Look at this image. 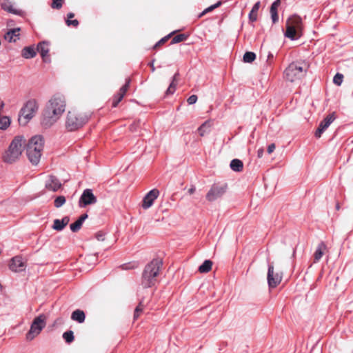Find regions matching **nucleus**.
Returning <instances> with one entry per match:
<instances>
[{
    "label": "nucleus",
    "instance_id": "c9c22d12",
    "mask_svg": "<svg viewBox=\"0 0 353 353\" xmlns=\"http://www.w3.org/2000/svg\"><path fill=\"white\" fill-rule=\"evenodd\" d=\"M65 197L64 196H59L54 199V206L57 208H61L65 204Z\"/></svg>",
    "mask_w": 353,
    "mask_h": 353
},
{
    "label": "nucleus",
    "instance_id": "603ef678",
    "mask_svg": "<svg viewBox=\"0 0 353 353\" xmlns=\"http://www.w3.org/2000/svg\"><path fill=\"white\" fill-rule=\"evenodd\" d=\"M136 126H137L136 123H134V124L131 125V126H130L131 130L132 131H135L136 130Z\"/></svg>",
    "mask_w": 353,
    "mask_h": 353
},
{
    "label": "nucleus",
    "instance_id": "9d476101",
    "mask_svg": "<svg viewBox=\"0 0 353 353\" xmlns=\"http://www.w3.org/2000/svg\"><path fill=\"white\" fill-rule=\"evenodd\" d=\"M268 283L270 288H274L281 282L282 274L278 272H274L273 263H268Z\"/></svg>",
    "mask_w": 353,
    "mask_h": 353
},
{
    "label": "nucleus",
    "instance_id": "864d4df0",
    "mask_svg": "<svg viewBox=\"0 0 353 353\" xmlns=\"http://www.w3.org/2000/svg\"><path fill=\"white\" fill-rule=\"evenodd\" d=\"M74 16V14L73 13L70 12V13L68 14V19H70L71 18H73Z\"/></svg>",
    "mask_w": 353,
    "mask_h": 353
},
{
    "label": "nucleus",
    "instance_id": "49530a36",
    "mask_svg": "<svg viewBox=\"0 0 353 353\" xmlns=\"http://www.w3.org/2000/svg\"><path fill=\"white\" fill-rule=\"evenodd\" d=\"M96 238L97 239V240L99 241H103L104 240V235L103 233H97L96 234Z\"/></svg>",
    "mask_w": 353,
    "mask_h": 353
},
{
    "label": "nucleus",
    "instance_id": "bb28decb",
    "mask_svg": "<svg viewBox=\"0 0 353 353\" xmlns=\"http://www.w3.org/2000/svg\"><path fill=\"white\" fill-rule=\"evenodd\" d=\"M179 76V72L175 73L174 75L173 76L172 82L170 83V84L165 92L167 95L172 94L175 92L176 88V84L178 82Z\"/></svg>",
    "mask_w": 353,
    "mask_h": 353
},
{
    "label": "nucleus",
    "instance_id": "e433bc0d",
    "mask_svg": "<svg viewBox=\"0 0 353 353\" xmlns=\"http://www.w3.org/2000/svg\"><path fill=\"white\" fill-rule=\"evenodd\" d=\"M143 309H144V305H143L142 302H140L134 310V319H137L139 317V316L143 311Z\"/></svg>",
    "mask_w": 353,
    "mask_h": 353
},
{
    "label": "nucleus",
    "instance_id": "20e7f679",
    "mask_svg": "<svg viewBox=\"0 0 353 353\" xmlns=\"http://www.w3.org/2000/svg\"><path fill=\"white\" fill-rule=\"evenodd\" d=\"M25 143L26 141L23 137H15L3 156V161L8 163H12L19 159L22 153V148Z\"/></svg>",
    "mask_w": 353,
    "mask_h": 353
},
{
    "label": "nucleus",
    "instance_id": "de8ad7c7",
    "mask_svg": "<svg viewBox=\"0 0 353 353\" xmlns=\"http://www.w3.org/2000/svg\"><path fill=\"white\" fill-rule=\"evenodd\" d=\"M133 266L130 264H124L122 265V268L125 270H130L132 269Z\"/></svg>",
    "mask_w": 353,
    "mask_h": 353
},
{
    "label": "nucleus",
    "instance_id": "c756f323",
    "mask_svg": "<svg viewBox=\"0 0 353 353\" xmlns=\"http://www.w3.org/2000/svg\"><path fill=\"white\" fill-rule=\"evenodd\" d=\"M212 262L210 260H205L199 268L201 273H207L212 269Z\"/></svg>",
    "mask_w": 353,
    "mask_h": 353
},
{
    "label": "nucleus",
    "instance_id": "f3484780",
    "mask_svg": "<svg viewBox=\"0 0 353 353\" xmlns=\"http://www.w3.org/2000/svg\"><path fill=\"white\" fill-rule=\"evenodd\" d=\"M130 79H126V82L124 85H123L117 94V96L115 97L112 102V106L116 107L119 103L122 100L124 95L125 94L129 86H130Z\"/></svg>",
    "mask_w": 353,
    "mask_h": 353
},
{
    "label": "nucleus",
    "instance_id": "ddd939ff",
    "mask_svg": "<svg viewBox=\"0 0 353 353\" xmlns=\"http://www.w3.org/2000/svg\"><path fill=\"white\" fill-rule=\"evenodd\" d=\"M159 191L157 189H153L146 194L143 197L142 202V208L143 209H148L152 205L154 201L158 198Z\"/></svg>",
    "mask_w": 353,
    "mask_h": 353
},
{
    "label": "nucleus",
    "instance_id": "1a4fd4ad",
    "mask_svg": "<svg viewBox=\"0 0 353 353\" xmlns=\"http://www.w3.org/2000/svg\"><path fill=\"white\" fill-rule=\"evenodd\" d=\"M46 317L44 314H40L37 316L32 321L29 332L26 334V339L28 341L33 340L39 335L41 330L46 325Z\"/></svg>",
    "mask_w": 353,
    "mask_h": 353
},
{
    "label": "nucleus",
    "instance_id": "7c9ffc66",
    "mask_svg": "<svg viewBox=\"0 0 353 353\" xmlns=\"http://www.w3.org/2000/svg\"><path fill=\"white\" fill-rule=\"evenodd\" d=\"M1 8L2 9H3L6 11H8V12L18 14L17 10L13 8L12 3L9 1L5 0L1 3Z\"/></svg>",
    "mask_w": 353,
    "mask_h": 353
},
{
    "label": "nucleus",
    "instance_id": "58836bf2",
    "mask_svg": "<svg viewBox=\"0 0 353 353\" xmlns=\"http://www.w3.org/2000/svg\"><path fill=\"white\" fill-rule=\"evenodd\" d=\"M343 75L340 73H337L333 79V82L337 85H340L343 82Z\"/></svg>",
    "mask_w": 353,
    "mask_h": 353
},
{
    "label": "nucleus",
    "instance_id": "79ce46f5",
    "mask_svg": "<svg viewBox=\"0 0 353 353\" xmlns=\"http://www.w3.org/2000/svg\"><path fill=\"white\" fill-rule=\"evenodd\" d=\"M197 101V96L195 94H192L190 96L187 100L189 105L194 104Z\"/></svg>",
    "mask_w": 353,
    "mask_h": 353
},
{
    "label": "nucleus",
    "instance_id": "2f4dec72",
    "mask_svg": "<svg viewBox=\"0 0 353 353\" xmlns=\"http://www.w3.org/2000/svg\"><path fill=\"white\" fill-rule=\"evenodd\" d=\"M10 119L8 117L4 116L0 119V129L6 130L10 126Z\"/></svg>",
    "mask_w": 353,
    "mask_h": 353
},
{
    "label": "nucleus",
    "instance_id": "37998d69",
    "mask_svg": "<svg viewBox=\"0 0 353 353\" xmlns=\"http://www.w3.org/2000/svg\"><path fill=\"white\" fill-rule=\"evenodd\" d=\"M207 122H205L198 129L199 133L201 137H203L205 134L204 128H205Z\"/></svg>",
    "mask_w": 353,
    "mask_h": 353
},
{
    "label": "nucleus",
    "instance_id": "4c0bfd02",
    "mask_svg": "<svg viewBox=\"0 0 353 353\" xmlns=\"http://www.w3.org/2000/svg\"><path fill=\"white\" fill-rule=\"evenodd\" d=\"M221 4V1H219L217 2L216 3L207 8L206 9H205L199 15V17H202L203 15H204L205 14H206L207 12H210V11H212L214 9L218 8L219 6H220Z\"/></svg>",
    "mask_w": 353,
    "mask_h": 353
},
{
    "label": "nucleus",
    "instance_id": "423d86ee",
    "mask_svg": "<svg viewBox=\"0 0 353 353\" xmlns=\"http://www.w3.org/2000/svg\"><path fill=\"white\" fill-rule=\"evenodd\" d=\"M38 108V104L34 99L28 101L19 112L18 119L19 124L26 125L34 117Z\"/></svg>",
    "mask_w": 353,
    "mask_h": 353
},
{
    "label": "nucleus",
    "instance_id": "7ed1b4c3",
    "mask_svg": "<svg viewBox=\"0 0 353 353\" xmlns=\"http://www.w3.org/2000/svg\"><path fill=\"white\" fill-rule=\"evenodd\" d=\"M43 143L44 141L41 136H34L29 140L27 144L26 154L33 165H37L40 161Z\"/></svg>",
    "mask_w": 353,
    "mask_h": 353
},
{
    "label": "nucleus",
    "instance_id": "ea45409f",
    "mask_svg": "<svg viewBox=\"0 0 353 353\" xmlns=\"http://www.w3.org/2000/svg\"><path fill=\"white\" fill-rule=\"evenodd\" d=\"M174 32H172L170 33V34L164 37L163 38H162L161 40H159L154 46V48H157V46H160V45H162L164 43H165L168 38L173 34Z\"/></svg>",
    "mask_w": 353,
    "mask_h": 353
},
{
    "label": "nucleus",
    "instance_id": "39448f33",
    "mask_svg": "<svg viewBox=\"0 0 353 353\" xmlns=\"http://www.w3.org/2000/svg\"><path fill=\"white\" fill-rule=\"evenodd\" d=\"M302 19L297 15L290 17L286 21L285 36L291 40L301 37L302 33Z\"/></svg>",
    "mask_w": 353,
    "mask_h": 353
},
{
    "label": "nucleus",
    "instance_id": "8fccbe9b",
    "mask_svg": "<svg viewBox=\"0 0 353 353\" xmlns=\"http://www.w3.org/2000/svg\"><path fill=\"white\" fill-rule=\"evenodd\" d=\"M154 60H152L150 63H149V65L151 67V70L152 72H154L155 70V68H154Z\"/></svg>",
    "mask_w": 353,
    "mask_h": 353
},
{
    "label": "nucleus",
    "instance_id": "4be33fe9",
    "mask_svg": "<svg viewBox=\"0 0 353 353\" xmlns=\"http://www.w3.org/2000/svg\"><path fill=\"white\" fill-rule=\"evenodd\" d=\"M70 218L67 216L63 217L62 219H54L52 228L57 231H61L68 224Z\"/></svg>",
    "mask_w": 353,
    "mask_h": 353
},
{
    "label": "nucleus",
    "instance_id": "5701e85b",
    "mask_svg": "<svg viewBox=\"0 0 353 353\" xmlns=\"http://www.w3.org/2000/svg\"><path fill=\"white\" fill-rule=\"evenodd\" d=\"M87 218H88L87 214H83L82 215H81L79 216V218L74 223L70 224V230L73 232H78L81 229V228L83 225V223Z\"/></svg>",
    "mask_w": 353,
    "mask_h": 353
},
{
    "label": "nucleus",
    "instance_id": "b1692460",
    "mask_svg": "<svg viewBox=\"0 0 353 353\" xmlns=\"http://www.w3.org/2000/svg\"><path fill=\"white\" fill-rule=\"evenodd\" d=\"M280 4H281V1L276 0L272 3L271 7H270L271 17H272V22L274 23L277 22L279 20L277 10H278V8L280 6Z\"/></svg>",
    "mask_w": 353,
    "mask_h": 353
},
{
    "label": "nucleus",
    "instance_id": "473e14b6",
    "mask_svg": "<svg viewBox=\"0 0 353 353\" xmlns=\"http://www.w3.org/2000/svg\"><path fill=\"white\" fill-rule=\"evenodd\" d=\"M188 36L185 34H179L174 37L171 41V44H174L185 41Z\"/></svg>",
    "mask_w": 353,
    "mask_h": 353
},
{
    "label": "nucleus",
    "instance_id": "a18cd8bd",
    "mask_svg": "<svg viewBox=\"0 0 353 353\" xmlns=\"http://www.w3.org/2000/svg\"><path fill=\"white\" fill-rule=\"evenodd\" d=\"M275 149V145L274 143H272L270 145H268V152L269 154H271Z\"/></svg>",
    "mask_w": 353,
    "mask_h": 353
},
{
    "label": "nucleus",
    "instance_id": "dca6fc26",
    "mask_svg": "<svg viewBox=\"0 0 353 353\" xmlns=\"http://www.w3.org/2000/svg\"><path fill=\"white\" fill-rule=\"evenodd\" d=\"M45 186L48 190L56 192L61 187V183L56 176L50 175L46 181Z\"/></svg>",
    "mask_w": 353,
    "mask_h": 353
},
{
    "label": "nucleus",
    "instance_id": "393cba45",
    "mask_svg": "<svg viewBox=\"0 0 353 353\" xmlns=\"http://www.w3.org/2000/svg\"><path fill=\"white\" fill-rule=\"evenodd\" d=\"M71 319L74 321H77L79 323H82L85 321V315L83 310L78 309V310H74L72 313Z\"/></svg>",
    "mask_w": 353,
    "mask_h": 353
},
{
    "label": "nucleus",
    "instance_id": "6e6d98bb",
    "mask_svg": "<svg viewBox=\"0 0 353 353\" xmlns=\"http://www.w3.org/2000/svg\"><path fill=\"white\" fill-rule=\"evenodd\" d=\"M273 57V55L272 54H270L268 56V57Z\"/></svg>",
    "mask_w": 353,
    "mask_h": 353
},
{
    "label": "nucleus",
    "instance_id": "c03bdc74",
    "mask_svg": "<svg viewBox=\"0 0 353 353\" xmlns=\"http://www.w3.org/2000/svg\"><path fill=\"white\" fill-rule=\"evenodd\" d=\"M66 23H67L68 26L72 25V26L76 27V26H77L79 25V21L77 19H74V20L68 19L66 21Z\"/></svg>",
    "mask_w": 353,
    "mask_h": 353
},
{
    "label": "nucleus",
    "instance_id": "3c124183",
    "mask_svg": "<svg viewBox=\"0 0 353 353\" xmlns=\"http://www.w3.org/2000/svg\"><path fill=\"white\" fill-rule=\"evenodd\" d=\"M263 149H262V148H261V149H259V150H258V157H262V155H263Z\"/></svg>",
    "mask_w": 353,
    "mask_h": 353
},
{
    "label": "nucleus",
    "instance_id": "a211bd4d",
    "mask_svg": "<svg viewBox=\"0 0 353 353\" xmlns=\"http://www.w3.org/2000/svg\"><path fill=\"white\" fill-rule=\"evenodd\" d=\"M130 79H126V82L124 85H123L117 94V96L115 97L112 102V106L116 107L119 103L122 100L124 95L125 94L129 86H130Z\"/></svg>",
    "mask_w": 353,
    "mask_h": 353
},
{
    "label": "nucleus",
    "instance_id": "412c9836",
    "mask_svg": "<svg viewBox=\"0 0 353 353\" xmlns=\"http://www.w3.org/2000/svg\"><path fill=\"white\" fill-rule=\"evenodd\" d=\"M326 250L327 246L324 242H321L318 244L314 253V263H318L321 259Z\"/></svg>",
    "mask_w": 353,
    "mask_h": 353
},
{
    "label": "nucleus",
    "instance_id": "72a5a7b5",
    "mask_svg": "<svg viewBox=\"0 0 353 353\" xmlns=\"http://www.w3.org/2000/svg\"><path fill=\"white\" fill-rule=\"evenodd\" d=\"M255 59L256 54L252 52H246L243 57V61L245 63H252Z\"/></svg>",
    "mask_w": 353,
    "mask_h": 353
},
{
    "label": "nucleus",
    "instance_id": "6e6552de",
    "mask_svg": "<svg viewBox=\"0 0 353 353\" xmlns=\"http://www.w3.org/2000/svg\"><path fill=\"white\" fill-rule=\"evenodd\" d=\"M306 70L302 65L296 63H290L284 71V77L286 80L294 82L305 76Z\"/></svg>",
    "mask_w": 353,
    "mask_h": 353
},
{
    "label": "nucleus",
    "instance_id": "a878e982",
    "mask_svg": "<svg viewBox=\"0 0 353 353\" xmlns=\"http://www.w3.org/2000/svg\"><path fill=\"white\" fill-rule=\"evenodd\" d=\"M261 3L257 1L252 7L250 12L249 13V19L251 22H254L257 20L258 11L260 8Z\"/></svg>",
    "mask_w": 353,
    "mask_h": 353
},
{
    "label": "nucleus",
    "instance_id": "4468645a",
    "mask_svg": "<svg viewBox=\"0 0 353 353\" xmlns=\"http://www.w3.org/2000/svg\"><path fill=\"white\" fill-rule=\"evenodd\" d=\"M26 265L20 256L13 257L9 264L10 270L14 272H19L25 270Z\"/></svg>",
    "mask_w": 353,
    "mask_h": 353
},
{
    "label": "nucleus",
    "instance_id": "0eeeda50",
    "mask_svg": "<svg viewBox=\"0 0 353 353\" xmlns=\"http://www.w3.org/2000/svg\"><path fill=\"white\" fill-rule=\"evenodd\" d=\"M88 120V117L83 116L76 111H69L65 120V127L69 131H74L81 128Z\"/></svg>",
    "mask_w": 353,
    "mask_h": 353
},
{
    "label": "nucleus",
    "instance_id": "9b49d317",
    "mask_svg": "<svg viewBox=\"0 0 353 353\" xmlns=\"http://www.w3.org/2000/svg\"><path fill=\"white\" fill-rule=\"evenodd\" d=\"M226 188L227 186L225 185H213L206 194L207 200L209 201H214L220 198L226 192Z\"/></svg>",
    "mask_w": 353,
    "mask_h": 353
},
{
    "label": "nucleus",
    "instance_id": "6ab92c4d",
    "mask_svg": "<svg viewBox=\"0 0 353 353\" xmlns=\"http://www.w3.org/2000/svg\"><path fill=\"white\" fill-rule=\"evenodd\" d=\"M37 50L40 53L44 61L46 62L49 60V44L48 42H40L37 46Z\"/></svg>",
    "mask_w": 353,
    "mask_h": 353
},
{
    "label": "nucleus",
    "instance_id": "a19ab883",
    "mask_svg": "<svg viewBox=\"0 0 353 353\" xmlns=\"http://www.w3.org/2000/svg\"><path fill=\"white\" fill-rule=\"evenodd\" d=\"M62 0H52V8L60 9L62 7Z\"/></svg>",
    "mask_w": 353,
    "mask_h": 353
},
{
    "label": "nucleus",
    "instance_id": "5fc2aeb1",
    "mask_svg": "<svg viewBox=\"0 0 353 353\" xmlns=\"http://www.w3.org/2000/svg\"><path fill=\"white\" fill-rule=\"evenodd\" d=\"M336 209L337 210H339L340 209V205H339V203H336Z\"/></svg>",
    "mask_w": 353,
    "mask_h": 353
},
{
    "label": "nucleus",
    "instance_id": "c85d7f7f",
    "mask_svg": "<svg viewBox=\"0 0 353 353\" xmlns=\"http://www.w3.org/2000/svg\"><path fill=\"white\" fill-rule=\"evenodd\" d=\"M230 166L233 171L241 172L243 170V164L241 160L234 159L230 162Z\"/></svg>",
    "mask_w": 353,
    "mask_h": 353
},
{
    "label": "nucleus",
    "instance_id": "2eb2a0df",
    "mask_svg": "<svg viewBox=\"0 0 353 353\" xmlns=\"http://www.w3.org/2000/svg\"><path fill=\"white\" fill-rule=\"evenodd\" d=\"M334 120L333 114H328L319 124V128L315 132L316 138L321 137L322 133L330 126Z\"/></svg>",
    "mask_w": 353,
    "mask_h": 353
},
{
    "label": "nucleus",
    "instance_id": "f03ea898",
    "mask_svg": "<svg viewBox=\"0 0 353 353\" xmlns=\"http://www.w3.org/2000/svg\"><path fill=\"white\" fill-rule=\"evenodd\" d=\"M162 264L161 260L155 259L145 267L141 279L143 288H150L156 283Z\"/></svg>",
    "mask_w": 353,
    "mask_h": 353
},
{
    "label": "nucleus",
    "instance_id": "aec40b11",
    "mask_svg": "<svg viewBox=\"0 0 353 353\" xmlns=\"http://www.w3.org/2000/svg\"><path fill=\"white\" fill-rule=\"evenodd\" d=\"M20 30L21 29L19 28L10 29L5 34V39L9 42H16L19 39Z\"/></svg>",
    "mask_w": 353,
    "mask_h": 353
},
{
    "label": "nucleus",
    "instance_id": "f257e3e1",
    "mask_svg": "<svg viewBox=\"0 0 353 353\" xmlns=\"http://www.w3.org/2000/svg\"><path fill=\"white\" fill-rule=\"evenodd\" d=\"M65 101L63 96L54 95L47 103L43 110L41 123L45 128L54 125L65 110Z\"/></svg>",
    "mask_w": 353,
    "mask_h": 353
},
{
    "label": "nucleus",
    "instance_id": "09e8293b",
    "mask_svg": "<svg viewBox=\"0 0 353 353\" xmlns=\"http://www.w3.org/2000/svg\"><path fill=\"white\" fill-rule=\"evenodd\" d=\"M196 190V188L194 186H192L189 190H188V193L190 194H192L193 193H194Z\"/></svg>",
    "mask_w": 353,
    "mask_h": 353
},
{
    "label": "nucleus",
    "instance_id": "f704fd0d",
    "mask_svg": "<svg viewBox=\"0 0 353 353\" xmlns=\"http://www.w3.org/2000/svg\"><path fill=\"white\" fill-rule=\"evenodd\" d=\"M63 338L64 339V340L65 341L66 343H72L74 339L73 332L71 330H69V331L64 332L63 334Z\"/></svg>",
    "mask_w": 353,
    "mask_h": 353
},
{
    "label": "nucleus",
    "instance_id": "cd10ccee",
    "mask_svg": "<svg viewBox=\"0 0 353 353\" xmlns=\"http://www.w3.org/2000/svg\"><path fill=\"white\" fill-rule=\"evenodd\" d=\"M36 54V50L32 46L26 47L22 50V56L26 59L33 58Z\"/></svg>",
    "mask_w": 353,
    "mask_h": 353
},
{
    "label": "nucleus",
    "instance_id": "f8f14e48",
    "mask_svg": "<svg viewBox=\"0 0 353 353\" xmlns=\"http://www.w3.org/2000/svg\"><path fill=\"white\" fill-rule=\"evenodd\" d=\"M97 201V197L93 194L92 190L91 189H85L79 199V205L82 208L94 204Z\"/></svg>",
    "mask_w": 353,
    "mask_h": 353
}]
</instances>
